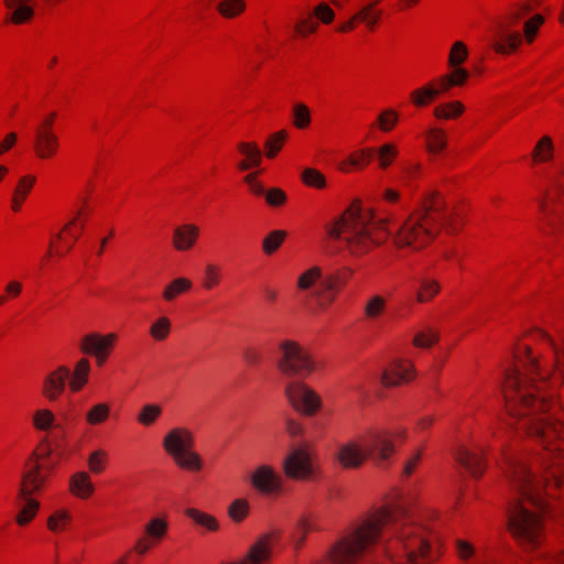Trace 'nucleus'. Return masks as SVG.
<instances>
[{
    "label": "nucleus",
    "instance_id": "f257e3e1",
    "mask_svg": "<svg viewBox=\"0 0 564 564\" xmlns=\"http://www.w3.org/2000/svg\"><path fill=\"white\" fill-rule=\"evenodd\" d=\"M441 226L446 227L449 234L457 230L453 216L444 210L437 197L432 196L421 210L390 225L386 220L376 219L369 208L354 202L326 226V230L330 239L345 242L351 253L362 254L384 242L389 236L398 247L422 249L435 238Z\"/></svg>",
    "mask_w": 564,
    "mask_h": 564
},
{
    "label": "nucleus",
    "instance_id": "f03ea898",
    "mask_svg": "<svg viewBox=\"0 0 564 564\" xmlns=\"http://www.w3.org/2000/svg\"><path fill=\"white\" fill-rule=\"evenodd\" d=\"M372 545L399 564H426L436 558L427 530L404 502L387 506L358 523L330 551L334 564H355Z\"/></svg>",
    "mask_w": 564,
    "mask_h": 564
},
{
    "label": "nucleus",
    "instance_id": "7ed1b4c3",
    "mask_svg": "<svg viewBox=\"0 0 564 564\" xmlns=\"http://www.w3.org/2000/svg\"><path fill=\"white\" fill-rule=\"evenodd\" d=\"M506 476L514 489L508 508V527L514 539L527 549L538 547L543 540L540 511L546 510L542 491L564 496V454L546 445L544 453L529 465L520 457H506Z\"/></svg>",
    "mask_w": 564,
    "mask_h": 564
},
{
    "label": "nucleus",
    "instance_id": "20e7f679",
    "mask_svg": "<svg viewBox=\"0 0 564 564\" xmlns=\"http://www.w3.org/2000/svg\"><path fill=\"white\" fill-rule=\"evenodd\" d=\"M522 360L525 372L510 370L506 377L503 395L508 413L519 420L520 429L545 444L551 436L564 437V423L553 417L544 395L536 397L547 378L542 375L536 358L524 347Z\"/></svg>",
    "mask_w": 564,
    "mask_h": 564
},
{
    "label": "nucleus",
    "instance_id": "39448f33",
    "mask_svg": "<svg viewBox=\"0 0 564 564\" xmlns=\"http://www.w3.org/2000/svg\"><path fill=\"white\" fill-rule=\"evenodd\" d=\"M393 452L394 446L388 432L371 431L361 443L349 441L339 445L336 459L344 468H358L367 458L381 465Z\"/></svg>",
    "mask_w": 564,
    "mask_h": 564
},
{
    "label": "nucleus",
    "instance_id": "423d86ee",
    "mask_svg": "<svg viewBox=\"0 0 564 564\" xmlns=\"http://www.w3.org/2000/svg\"><path fill=\"white\" fill-rule=\"evenodd\" d=\"M51 466L43 465L39 462V455L34 452L28 459L21 476V485L18 498L23 505L15 517V522L24 527L30 523L40 509V502L32 496L40 492L48 479L47 471Z\"/></svg>",
    "mask_w": 564,
    "mask_h": 564
},
{
    "label": "nucleus",
    "instance_id": "0eeeda50",
    "mask_svg": "<svg viewBox=\"0 0 564 564\" xmlns=\"http://www.w3.org/2000/svg\"><path fill=\"white\" fill-rule=\"evenodd\" d=\"M276 367L289 379H304L315 369L308 351L294 340H283L279 345Z\"/></svg>",
    "mask_w": 564,
    "mask_h": 564
},
{
    "label": "nucleus",
    "instance_id": "6e6552de",
    "mask_svg": "<svg viewBox=\"0 0 564 564\" xmlns=\"http://www.w3.org/2000/svg\"><path fill=\"white\" fill-rule=\"evenodd\" d=\"M194 445L193 433L184 427L172 429L163 438V447L170 454L175 463L188 470H199L202 468L200 456L192 451Z\"/></svg>",
    "mask_w": 564,
    "mask_h": 564
},
{
    "label": "nucleus",
    "instance_id": "1a4fd4ad",
    "mask_svg": "<svg viewBox=\"0 0 564 564\" xmlns=\"http://www.w3.org/2000/svg\"><path fill=\"white\" fill-rule=\"evenodd\" d=\"M531 10L530 3H519L506 14L503 20L497 23L492 40V47L497 53L508 54L518 48L522 42V34L513 31L512 28Z\"/></svg>",
    "mask_w": 564,
    "mask_h": 564
},
{
    "label": "nucleus",
    "instance_id": "9d476101",
    "mask_svg": "<svg viewBox=\"0 0 564 564\" xmlns=\"http://www.w3.org/2000/svg\"><path fill=\"white\" fill-rule=\"evenodd\" d=\"M284 391L294 410L306 416H313L322 406V398L302 381H290Z\"/></svg>",
    "mask_w": 564,
    "mask_h": 564
},
{
    "label": "nucleus",
    "instance_id": "9b49d317",
    "mask_svg": "<svg viewBox=\"0 0 564 564\" xmlns=\"http://www.w3.org/2000/svg\"><path fill=\"white\" fill-rule=\"evenodd\" d=\"M380 1L375 0L361 6L348 21L338 26V31L349 32L356 28L357 23H362L369 31H373L382 14V11L376 8Z\"/></svg>",
    "mask_w": 564,
    "mask_h": 564
},
{
    "label": "nucleus",
    "instance_id": "f8f14e48",
    "mask_svg": "<svg viewBox=\"0 0 564 564\" xmlns=\"http://www.w3.org/2000/svg\"><path fill=\"white\" fill-rule=\"evenodd\" d=\"M454 82L449 79L448 75H443L435 82L430 83L411 94L412 101L415 106L422 107L427 105L431 100L438 97L441 94L454 87Z\"/></svg>",
    "mask_w": 564,
    "mask_h": 564
},
{
    "label": "nucleus",
    "instance_id": "ddd939ff",
    "mask_svg": "<svg viewBox=\"0 0 564 564\" xmlns=\"http://www.w3.org/2000/svg\"><path fill=\"white\" fill-rule=\"evenodd\" d=\"M350 275L351 271L349 269H344L326 275L319 283V291L317 292L318 305L324 307L332 303L336 291L350 278Z\"/></svg>",
    "mask_w": 564,
    "mask_h": 564
},
{
    "label": "nucleus",
    "instance_id": "4468645a",
    "mask_svg": "<svg viewBox=\"0 0 564 564\" xmlns=\"http://www.w3.org/2000/svg\"><path fill=\"white\" fill-rule=\"evenodd\" d=\"M284 471L288 477L294 479L308 477L312 473L308 453L303 448L293 451L284 460Z\"/></svg>",
    "mask_w": 564,
    "mask_h": 564
},
{
    "label": "nucleus",
    "instance_id": "2eb2a0df",
    "mask_svg": "<svg viewBox=\"0 0 564 564\" xmlns=\"http://www.w3.org/2000/svg\"><path fill=\"white\" fill-rule=\"evenodd\" d=\"M250 479L252 486L265 495L278 492L281 488L280 476L268 465L259 466Z\"/></svg>",
    "mask_w": 564,
    "mask_h": 564
},
{
    "label": "nucleus",
    "instance_id": "dca6fc26",
    "mask_svg": "<svg viewBox=\"0 0 564 564\" xmlns=\"http://www.w3.org/2000/svg\"><path fill=\"white\" fill-rule=\"evenodd\" d=\"M68 379L69 369L65 366H61L56 370L50 372L43 382V395L48 401H56L63 393Z\"/></svg>",
    "mask_w": 564,
    "mask_h": 564
},
{
    "label": "nucleus",
    "instance_id": "f3484780",
    "mask_svg": "<svg viewBox=\"0 0 564 564\" xmlns=\"http://www.w3.org/2000/svg\"><path fill=\"white\" fill-rule=\"evenodd\" d=\"M116 340L117 335L113 333L107 334L105 336H101L97 333H91L83 337L80 349L83 352L91 356L109 354Z\"/></svg>",
    "mask_w": 564,
    "mask_h": 564
},
{
    "label": "nucleus",
    "instance_id": "a211bd4d",
    "mask_svg": "<svg viewBox=\"0 0 564 564\" xmlns=\"http://www.w3.org/2000/svg\"><path fill=\"white\" fill-rule=\"evenodd\" d=\"M59 148V139L54 131H35L33 149L36 156L47 160L54 156Z\"/></svg>",
    "mask_w": 564,
    "mask_h": 564
},
{
    "label": "nucleus",
    "instance_id": "6ab92c4d",
    "mask_svg": "<svg viewBox=\"0 0 564 564\" xmlns=\"http://www.w3.org/2000/svg\"><path fill=\"white\" fill-rule=\"evenodd\" d=\"M199 229L193 224L178 226L173 232V246L178 251L189 250L196 242Z\"/></svg>",
    "mask_w": 564,
    "mask_h": 564
},
{
    "label": "nucleus",
    "instance_id": "aec40b11",
    "mask_svg": "<svg viewBox=\"0 0 564 564\" xmlns=\"http://www.w3.org/2000/svg\"><path fill=\"white\" fill-rule=\"evenodd\" d=\"M412 377V365L395 361L389 370L382 373L381 382L386 387H394L409 381Z\"/></svg>",
    "mask_w": 564,
    "mask_h": 564
},
{
    "label": "nucleus",
    "instance_id": "412c9836",
    "mask_svg": "<svg viewBox=\"0 0 564 564\" xmlns=\"http://www.w3.org/2000/svg\"><path fill=\"white\" fill-rule=\"evenodd\" d=\"M455 459L474 477L480 476L484 471V460L479 452L460 447L455 452Z\"/></svg>",
    "mask_w": 564,
    "mask_h": 564
},
{
    "label": "nucleus",
    "instance_id": "4be33fe9",
    "mask_svg": "<svg viewBox=\"0 0 564 564\" xmlns=\"http://www.w3.org/2000/svg\"><path fill=\"white\" fill-rule=\"evenodd\" d=\"M6 7L11 10L10 21L14 24L29 22L34 15L31 0H3Z\"/></svg>",
    "mask_w": 564,
    "mask_h": 564
},
{
    "label": "nucleus",
    "instance_id": "5701e85b",
    "mask_svg": "<svg viewBox=\"0 0 564 564\" xmlns=\"http://www.w3.org/2000/svg\"><path fill=\"white\" fill-rule=\"evenodd\" d=\"M238 150L245 156L237 165L240 171H247L260 165L262 153L256 143L240 142L238 143Z\"/></svg>",
    "mask_w": 564,
    "mask_h": 564
},
{
    "label": "nucleus",
    "instance_id": "b1692460",
    "mask_svg": "<svg viewBox=\"0 0 564 564\" xmlns=\"http://www.w3.org/2000/svg\"><path fill=\"white\" fill-rule=\"evenodd\" d=\"M70 492L80 498L87 499L94 492L95 487L91 482L90 476L86 471H77L69 479Z\"/></svg>",
    "mask_w": 564,
    "mask_h": 564
},
{
    "label": "nucleus",
    "instance_id": "393cba45",
    "mask_svg": "<svg viewBox=\"0 0 564 564\" xmlns=\"http://www.w3.org/2000/svg\"><path fill=\"white\" fill-rule=\"evenodd\" d=\"M35 183V176L24 175L22 176L13 192L11 207L14 212H19L28 194L31 192Z\"/></svg>",
    "mask_w": 564,
    "mask_h": 564
},
{
    "label": "nucleus",
    "instance_id": "a878e982",
    "mask_svg": "<svg viewBox=\"0 0 564 564\" xmlns=\"http://www.w3.org/2000/svg\"><path fill=\"white\" fill-rule=\"evenodd\" d=\"M558 333L561 335L562 346H558L554 339L545 332H540V336L545 339L553 348L557 375L561 379H564V326L558 327Z\"/></svg>",
    "mask_w": 564,
    "mask_h": 564
},
{
    "label": "nucleus",
    "instance_id": "bb28decb",
    "mask_svg": "<svg viewBox=\"0 0 564 564\" xmlns=\"http://www.w3.org/2000/svg\"><path fill=\"white\" fill-rule=\"evenodd\" d=\"M325 276L322 275V271L319 268L314 267L303 274L300 275L297 281V288L300 290H310L313 285L317 283V286L314 291V296L317 299V292L319 291V283L324 280Z\"/></svg>",
    "mask_w": 564,
    "mask_h": 564
},
{
    "label": "nucleus",
    "instance_id": "cd10ccee",
    "mask_svg": "<svg viewBox=\"0 0 564 564\" xmlns=\"http://www.w3.org/2000/svg\"><path fill=\"white\" fill-rule=\"evenodd\" d=\"M185 514L188 518H191L196 524L209 531H217L219 528V523L215 517L206 512H203L198 509L188 508L185 510Z\"/></svg>",
    "mask_w": 564,
    "mask_h": 564
},
{
    "label": "nucleus",
    "instance_id": "c85d7f7f",
    "mask_svg": "<svg viewBox=\"0 0 564 564\" xmlns=\"http://www.w3.org/2000/svg\"><path fill=\"white\" fill-rule=\"evenodd\" d=\"M90 370L88 359L82 358L75 366L74 376L69 383L73 391H79L87 382V377Z\"/></svg>",
    "mask_w": 564,
    "mask_h": 564
},
{
    "label": "nucleus",
    "instance_id": "c756f323",
    "mask_svg": "<svg viewBox=\"0 0 564 564\" xmlns=\"http://www.w3.org/2000/svg\"><path fill=\"white\" fill-rule=\"evenodd\" d=\"M162 414V406L155 403L144 404L137 415V421L143 426H151Z\"/></svg>",
    "mask_w": 564,
    "mask_h": 564
},
{
    "label": "nucleus",
    "instance_id": "7c9ffc66",
    "mask_svg": "<svg viewBox=\"0 0 564 564\" xmlns=\"http://www.w3.org/2000/svg\"><path fill=\"white\" fill-rule=\"evenodd\" d=\"M192 282L185 278H177L167 284L163 291V297L166 301H173L177 295L188 291Z\"/></svg>",
    "mask_w": 564,
    "mask_h": 564
},
{
    "label": "nucleus",
    "instance_id": "2f4dec72",
    "mask_svg": "<svg viewBox=\"0 0 564 564\" xmlns=\"http://www.w3.org/2000/svg\"><path fill=\"white\" fill-rule=\"evenodd\" d=\"M427 149L432 154H438L446 147L445 133L436 128H432L426 134Z\"/></svg>",
    "mask_w": 564,
    "mask_h": 564
},
{
    "label": "nucleus",
    "instance_id": "473e14b6",
    "mask_svg": "<svg viewBox=\"0 0 564 564\" xmlns=\"http://www.w3.org/2000/svg\"><path fill=\"white\" fill-rule=\"evenodd\" d=\"M464 112V106L458 101L440 105L434 109V115L440 119H452Z\"/></svg>",
    "mask_w": 564,
    "mask_h": 564
},
{
    "label": "nucleus",
    "instance_id": "72a5a7b5",
    "mask_svg": "<svg viewBox=\"0 0 564 564\" xmlns=\"http://www.w3.org/2000/svg\"><path fill=\"white\" fill-rule=\"evenodd\" d=\"M110 414V406L107 403H97L86 414V421L91 425L105 422Z\"/></svg>",
    "mask_w": 564,
    "mask_h": 564
},
{
    "label": "nucleus",
    "instance_id": "f704fd0d",
    "mask_svg": "<svg viewBox=\"0 0 564 564\" xmlns=\"http://www.w3.org/2000/svg\"><path fill=\"white\" fill-rule=\"evenodd\" d=\"M144 531L149 540L159 541L165 536L167 532V523L161 518H154L147 523Z\"/></svg>",
    "mask_w": 564,
    "mask_h": 564
},
{
    "label": "nucleus",
    "instance_id": "c9c22d12",
    "mask_svg": "<svg viewBox=\"0 0 564 564\" xmlns=\"http://www.w3.org/2000/svg\"><path fill=\"white\" fill-rule=\"evenodd\" d=\"M286 232L283 230H273L264 239L262 243L263 252L265 254L274 253L282 245Z\"/></svg>",
    "mask_w": 564,
    "mask_h": 564
},
{
    "label": "nucleus",
    "instance_id": "e433bc0d",
    "mask_svg": "<svg viewBox=\"0 0 564 564\" xmlns=\"http://www.w3.org/2000/svg\"><path fill=\"white\" fill-rule=\"evenodd\" d=\"M311 123V111L308 107L302 102L293 106V124L297 129H305Z\"/></svg>",
    "mask_w": 564,
    "mask_h": 564
},
{
    "label": "nucleus",
    "instance_id": "4c0bfd02",
    "mask_svg": "<svg viewBox=\"0 0 564 564\" xmlns=\"http://www.w3.org/2000/svg\"><path fill=\"white\" fill-rule=\"evenodd\" d=\"M246 8L242 0H223L218 3L217 9L225 18H234L240 14Z\"/></svg>",
    "mask_w": 564,
    "mask_h": 564
},
{
    "label": "nucleus",
    "instance_id": "58836bf2",
    "mask_svg": "<svg viewBox=\"0 0 564 564\" xmlns=\"http://www.w3.org/2000/svg\"><path fill=\"white\" fill-rule=\"evenodd\" d=\"M545 216L549 218V225L555 230L560 225L564 224V202H560L554 207L541 206Z\"/></svg>",
    "mask_w": 564,
    "mask_h": 564
},
{
    "label": "nucleus",
    "instance_id": "ea45409f",
    "mask_svg": "<svg viewBox=\"0 0 564 564\" xmlns=\"http://www.w3.org/2000/svg\"><path fill=\"white\" fill-rule=\"evenodd\" d=\"M288 133L284 130L273 133L264 143L265 155L270 159L274 158L281 150Z\"/></svg>",
    "mask_w": 564,
    "mask_h": 564
},
{
    "label": "nucleus",
    "instance_id": "a19ab883",
    "mask_svg": "<svg viewBox=\"0 0 564 564\" xmlns=\"http://www.w3.org/2000/svg\"><path fill=\"white\" fill-rule=\"evenodd\" d=\"M249 512V502L246 499L239 498L234 500L228 507V516L235 522L242 521Z\"/></svg>",
    "mask_w": 564,
    "mask_h": 564
},
{
    "label": "nucleus",
    "instance_id": "79ce46f5",
    "mask_svg": "<svg viewBox=\"0 0 564 564\" xmlns=\"http://www.w3.org/2000/svg\"><path fill=\"white\" fill-rule=\"evenodd\" d=\"M301 178L307 186L315 188H324L326 186L325 176L319 171L312 167L304 169Z\"/></svg>",
    "mask_w": 564,
    "mask_h": 564
},
{
    "label": "nucleus",
    "instance_id": "37998d69",
    "mask_svg": "<svg viewBox=\"0 0 564 564\" xmlns=\"http://www.w3.org/2000/svg\"><path fill=\"white\" fill-rule=\"evenodd\" d=\"M70 514L66 510H57L47 519V528L53 532L62 531L70 522Z\"/></svg>",
    "mask_w": 564,
    "mask_h": 564
},
{
    "label": "nucleus",
    "instance_id": "c03bdc74",
    "mask_svg": "<svg viewBox=\"0 0 564 564\" xmlns=\"http://www.w3.org/2000/svg\"><path fill=\"white\" fill-rule=\"evenodd\" d=\"M171 330V322L167 317L158 318L150 327V335L158 341L164 340Z\"/></svg>",
    "mask_w": 564,
    "mask_h": 564
},
{
    "label": "nucleus",
    "instance_id": "a18cd8bd",
    "mask_svg": "<svg viewBox=\"0 0 564 564\" xmlns=\"http://www.w3.org/2000/svg\"><path fill=\"white\" fill-rule=\"evenodd\" d=\"M440 291V285L434 280L423 279L421 281V290L417 292L416 300L421 303L430 301Z\"/></svg>",
    "mask_w": 564,
    "mask_h": 564
},
{
    "label": "nucleus",
    "instance_id": "49530a36",
    "mask_svg": "<svg viewBox=\"0 0 564 564\" xmlns=\"http://www.w3.org/2000/svg\"><path fill=\"white\" fill-rule=\"evenodd\" d=\"M468 51L466 45L463 42H455L452 46L449 56H448V65L453 67H459L460 64L465 62L467 58Z\"/></svg>",
    "mask_w": 564,
    "mask_h": 564
},
{
    "label": "nucleus",
    "instance_id": "de8ad7c7",
    "mask_svg": "<svg viewBox=\"0 0 564 564\" xmlns=\"http://www.w3.org/2000/svg\"><path fill=\"white\" fill-rule=\"evenodd\" d=\"M386 307V300L381 295H373L365 306V314L368 318H377Z\"/></svg>",
    "mask_w": 564,
    "mask_h": 564
},
{
    "label": "nucleus",
    "instance_id": "09e8293b",
    "mask_svg": "<svg viewBox=\"0 0 564 564\" xmlns=\"http://www.w3.org/2000/svg\"><path fill=\"white\" fill-rule=\"evenodd\" d=\"M553 142L550 137H543L536 144L533 156L540 161H546L552 158Z\"/></svg>",
    "mask_w": 564,
    "mask_h": 564
},
{
    "label": "nucleus",
    "instance_id": "8fccbe9b",
    "mask_svg": "<svg viewBox=\"0 0 564 564\" xmlns=\"http://www.w3.org/2000/svg\"><path fill=\"white\" fill-rule=\"evenodd\" d=\"M544 23V18L541 14H535L531 19H529L523 26V35L525 40L531 43L540 28Z\"/></svg>",
    "mask_w": 564,
    "mask_h": 564
},
{
    "label": "nucleus",
    "instance_id": "3c124183",
    "mask_svg": "<svg viewBox=\"0 0 564 564\" xmlns=\"http://www.w3.org/2000/svg\"><path fill=\"white\" fill-rule=\"evenodd\" d=\"M398 150L395 145L387 143L379 148L378 150V159L379 165L382 169H387L392 160L397 156Z\"/></svg>",
    "mask_w": 564,
    "mask_h": 564
},
{
    "label": "nucleus",
    "instance_id": "603ef678",
    "mask_svg": "<svg viewBox=\"0 0 564 564\" xmlns=\"http://www.w3.org/2000/svg\"><path fill=\"white\" fill-rule=\"evenodd\" d=\"M54 422V415L50 410H39L34 413L33 423L37 430L46 431Z\"/></svg>",
    "mask_w": 564,
    "mask_h": 564
},
{
    "label": "nucleus",
    "instance_id": "864d4df0",
    "mask_svg": "<svg viewBox=\"0 0 564 564\" xmlns=\"http://www.w3.org/2000/svg\"><path fill=\"white\" fill-rule=\"evenodd\" d=\"M106 459V452L101 449L93 452L88 457L89 470L94 474H100L105 468Z\"/></svg>",
    "mask_w": 564,
    "mask_h": 564
},
{
    "label": "nucleus",
    "instance_id": "5fc2aeb1",
    "mask_svg": "<svg viewBox=\"0 0 564 564\" xmlns=\"http://www.w3.org/2000/svg\"><path fill=\"white\" fill-rule=\"evenodd\" d=\"M536 560L541 564H564V550L540 552L536 556Z\"/></svg>",
    "mask_w": 564,
    "mask_h": 564
},
{
    "label": "nucleus",
    "instance_id": "6e6d98bb",
    "mask_svg": "<svg viewBox=\"0 0 564 564\" xmlns=\"http://www.w3.org/2000/svg\"><path fill=\"white\" fill-rule=\"evenodd\" d=\"M219 282V268L215 264H207L205 267V276L203 280V286L207 290H212Z\"/></svg>",
    "mask_w": 564,
    "mask_h": 564
},
{
    "label": "nucleus",
    "instance_id": "4d7b16f0",
    "mask_svg": "<svg viewBox=\"0 0 564 564\" xmlns=\"http://www.w3.org/2000/svg\"><path fill=\"white\" fill-rule=\"evenodd\" d=\"M397 121L398 113L392 109L383 111L378 118L379 127L383 131H390L394 127Z\"/></svg>",
    "mask_w": 564,
    "mask_h": 564
},
{
    "label": "nucleus",
    "instance_id": "13d9d810",
    "mask_svg": "<svg viewBox=\"0 0 564 564\" xmlns=\"http://www.w3.org/2000/svg\"><path fill=\"white\" fill-rule=\"evenodd\" d=\"M314 529V525L307 519H301L297 524V532L293 536L295 547H300L305 540L306 533Z\"/></svg>",
    "mask_w": 564,
    "mask_h": 564
},
{
    "label": "nucleus",
    "instance_id": "bf43d9fd",
    "mask_svg": "<svg viewBox=\"0 0 564 564\" xmlns=\"http://www.w3.org/2000/svg\"><path fill=\"white\" fill-rule=\"evenodd\" d=\"M265 200L272 207L281 206L286 200V194L280 188H271L265 192Z\"/></svg>",
    "mask_w": 564,
    "mask_h": 564
},
{
    "label": "nucleus",
    "instance_id": "052dcab7",
    "mask_svg": "<svg viewBox=\"0 0 564 564\" xmlns=\"http://www.w3.org/2000/svg\"><path fill=\"white\" fill-rule=\"evenodd\" d=\"M372 154H373L372 149L361 150L358 153L351 154L348 159V163H349V165L355 166V167L364 166L371 160Z\"/></svg>",
    "mask_w": 564,
    "mask_h": 564
},
{
    "label": "nucleus",
    "instance_id": "680f3d73",
    "mask_svg": "<svg viewBox=\"0 0 564 564\" xmlns=\"http://www.w3.org/2000/svg\"><path fill=\"white\" fill-rule=\"evenodd\" d=\"M314 14L322 23L325 24L330 23L335 17L333 9L326 3H319L314 10Z\"/></svg>",
    "mask_w": 564,
    "mask_h": 564
},
{
    "label": "nucleus",
    "instance_id": "e2e57ef3",
    "mask_svg": "<svg viewBox=\"0 0 564 564\" xmlns=\"http://www.w3.org/2000/svg\"><path fill=\"white\" fill-rule=\"evenodd\" d=\"M455 545H456V551H457V554L458 556L462 558V560H468L470 558L474 553H475V549L474 546L465 541V540H462V539H457L455 541Z\"/></svg>",
    "mask_w": 564,
    "mask_h": 564
},
{
    "label": "nucleus",
    "instance_id": "0e129e2a",
    "mask_svg": "<svg viewBox=\"0 0 564 564\" xmlns=\"http://www.w3.org/2000/svg\"><path fill=\"white\" fill-rule=\"evenodd\" d=\"M437 336L434 333H419L414 339L413 343L417 347H431L434 343H436Z\"/></svg>",
    "mask_w": 564,
    "mask_h": 564
},
{
    "label": "nucleus",
    "instance_id": "69168bd1",
    "mask_svg": "<svg viewBox=\"0 0 564 564\" xmlns=\"http://www.w3.org/2000/svg\"><path fill=\"white\" fill-rule=\"evenodd\" d=\"M317 22L313 21L311 18H307L295 25V31L300 35L304 36L306 34L314 33L317 30Z\"/></svg>",
    "mask_w": 564,
    "mask_h": 564
},
{
    "label": "nucleus",
    "instance_id": "338daca9",
    "mask_svg": "<svg viewBox=\"0 0 564 564\" xmlns=\"http://www.w3.org/2000/svg\"><path fill=\"white\" fill-rule=\"evenodd\" d=\"M447 75L454 82V86H463L469 77L468 70L462 67H453V72Z\"/></svg>",
    "mask_w": 564,
    "mask_h": 564
},
{
    "label": "nucleus",
    "instance_id": "774afa93",
    "mask_svg": "<svg viewBox=\"0 0 564 564\" xmlns=\"http://www.w3.org/2000/svg\"><path fill=\"white\" fill-rule=\"evenodd\" d=\"M23 285L18 280H11L6 284L4 293L8 296V299H15L18 297L22 292Z\"/></svg>",
    "mask_w": 564,
    "mask_h": 564
}]
</instances>
